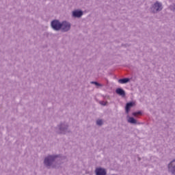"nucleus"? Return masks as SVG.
<instances>
[{
  "instance_id": "14",
  "label": "nucleus",
  "mask_w": 175,
  "mask_h": 175,
  "mask_svg": "<svg viewBox=\"0 0 175 175\" xmlns=\"http://www.w3.org/2000/svg\"><path fill=\"white\" fill-rule=\"evenodd\" d=\"M96 125H98L99 126L103 125V121L102 120H96Z\"/></svg>"
},
{
  "instance_id": "1",
  "label": "nucleus",
  "mask_w": 175,
  "mask_h": 175,
  "mask_svg": "<svg viewBox=\"0 0 175 175\" xmlns=\"http://www.w3.org/2000/svg\"><path fill=\"white\" fill-rule=\"evenodd\" d=\"M44 165L46 167H52V169H58L61 165L60 160L58 159V154H49L44 159Z\"/></svg>"
},
{
  "instance_id": "8",
  "label": "nucleus",
  "mask_w": 175,
  "mask_h": 175,
  "mask_svg": "<svg viewBox=\"0 0 175 175\" xmlns=\"http://www.w3.org/2000/svg\"><path fill=\"white\" fill-rule=\"evenodd\" d=\"M135 105H136V104L133 101H131V102L126 103V105L124 107L126 113L129 114V112L131 111V109H132V107H134V106H135Z\"/></svg>"
},
{
  "instance_id": "13",
  "label": "nucleus",
  "mask_w": 175,
  "mask_h": 175,
  "mask_svg": "<svg viewBox=\"0 0 175 175\" xmlns=\"http://www.w3.org/2000/svg\"><path fill=\"white\" fill-rule=\"evenodd\" d=\"M142 115L143 112H142V111H135L132 113V116H133V117H135L136 118H139V116Z\"/></svg>"
},
{
  "instance_id": "11",
  "label": "nucleus",
  "mask_w": 175,
  "mask_h": 175,
  "mask_svg": "<svg viewBox=\"0 0 175 175\" xmlns=\"http://www.w3.org/2000/svg\"><path fill=\"white\" fill-rule=\"evenodd\" d=\"M127 118H128L127 122L129 124H133V125H136V124H137V120H136L135 118L128 116Z\"/></svg>"
},
{
  "instance_id": "5",
  "label": "nucleus",
  "mask_w": 175,
  "mask_h": 175,
  "mask_svg": "<svg viewBox=\"0 0 175 175\" xmlns=\"http://www.w3.org/2000/svg\"><path fill=\"white\" fill-rule=\"evenodd\" d=\"M72 27V24L70 23L64 21L61 23V29L62 32H68V31H70V28Z\"/></svg>"
},
{
  "instance_id": "17",
  "label": "nucleus",
  "mask_w": 175,
  "mask_h": 175,
  "mask_svg": "<svg viewBox=\"0 0 175 175\" xmlns=\"http://www.w3.org/2000/svg\"><path fill=\"white\" fill-rule=\"evenodd\" d=\"M100 105H101L102 106H106L107 105V102L100 101Z\"/></svg>"
},
{
  "instance_id": "4",
  "label": "nucleus",
  "mask_w": 175,
  "mask_h": 175,
  "mask_svg": "<svg viewBox=\"0 0 175 175\" xmlns=\"http://www.w3.org/2000/svg\"><path fill=\"white\" fill-rule=\"evenodd\" d=\"M51 27L53 31H61V22L58 19H54L51 22Z\"/></svg>"
},
{
  "instance_id": "18",
  "label": "nucleus",
  "mask_w": 175,
  "mask_h": 175,
  "mask_svg": "<svg viewBox=\"0 0 175 175\" xmlns=\"http://www.w3.org/2000/svg\"><path fill=\"white\" fill-rule=\"evenodd\" d=\"M122 46L123 47H129V44H122Z\"/></svg>"
},
{
  "instance_id": "6",
  "label": "nucleus",
  "mask_w": 175,
  "mask_h": 175,
  "mask_svg": "<svg viewBox=\"0 0 175 175\" xmlns=\"http://www.w3.org/2000/svg\"><path fill=\"white\" fill-rule=\"evenodd\" d=\"M167 169L171 174L175 175V159L167 165Z\"/></svg>"
},
{
  "instance_id": "3",
  "label": "nucleus",
  "mask_w": 175,
  "mask_h": 175,
  "mask_svg": "<svg viewBox=\"0 0 175 175\" xmlns=\"http://www.w3.org/2000/svg\"><path fill=\"white\" fill-rule=\"evenodd\" d=\"M163 9V7L162 6V3H159V1H156L150 8V10L152 13H159V12H161Z\"/></svg>"
},
{
  "instance_id": "10",
  "label": "nucleus",
  "mask_w": 175,
  "mask_h": 175,
  "mask_svg": "<svg viewBox=\"0 0 175 175\" xmlns=\"http://www.w3.org/2000/svg\"><path fill=\"white\" fill-rule=\"evenodd\" d=\"M116 93L120 96H122V98H124V96H125L126 95L125 90H124V89L121 88H118L116 90Z\"/></svg>"
},
{
  "instance_id": "12",
  "label": "nucleus",
  "mask_w": 175,
  "mask_h": 175,
  "mask_svg": "<svg viewBox=\"0 0 175 175\" xmlns=\"http://www.w3.org/2000/svg\"><path fill=\"white\" fill-rule=\"evenodd\" d=\"M129 81H131V79L129 78H123L118 80L120 84H126L127 83H129Z\"/></svg>"
},
{
  "instance_id": "16",
  "label": "nucleus",
  "mask_w": 175,
  "mask_h": 175,
  "mask_svg": "<svg viewBox=\"0 0 175 175\" xmlns=\"http://www.w3.org/2000/svg\"><path fill=\"white\" fill-rule=\"evenodd\" d=\"M91 84H95L96 87H102V85L96 81H92Z\"/></svg>"
},
{
  "instance_id": "2",
  "label": "nucleus",
  "mask_w": 175,
  "mask_h": 175,
  "mask_svg": "<svg viewBox=\"0 0 175 175\" xmlns=\"http://www.w3.org/2000/svg\"><path fill=\"white\" fill-rule=\"evenodd\" d=\"M55 132L57 135H66V133H71L72 131L69 130V124L66 122H62L55 127Z\"/></svg>"
},
{
  "instance_id": "19",
  "label": "nucleus",
  "mask_w": 175,
  "mask_h": 175,
  "mask_svg": "<svg viewBox=\"0 0 175 175\" xmlns=\"http://www.w3.org/2000/svg\"><path fill=\"white\" fill-rule=\"evenodd\" d=\"M107 99H110V96H107Z\"/></svg>"
},
{
  "instance_id": "7",
  "label": "nucleus",
  "mask_w": 175,
  "mask_h": 175,
  "mask_svg": "<svg viewBox=\"0 0 175 175\" xmlns=\"http://www.w3.org/2000/svg\"><path fill=\"white\" fill-rule=\"evenodd\" d=\"M83 14H84V12L81 10H75L72 12V16L74 18H80Z\"/></svg>"
},
{
  "instance_id": "15",
  "label": "nucleus",
  "mask_w": 175,
  "mask_h": 175,
  "mask_svg": "<svg viewBox=\"0 0 175 175\" xmlns=\"http://www.w3.org/2000/svg\"><path fill=\"white\" fill-rule=\"evenodd\" d=\"M169 9L171 10L172 12H175V4L170 5Z\"/></svg>"
},
{
  "instance_id": "20",
  "label": "nucleus",
  "mask_w": 175,
  "mask_h": 175,
  "mask_svg": "<svg viewBox=\"0 0 175 175\" xmlns=\"http://www.w3.org/2000/svg\"><path fill=\"white\" fill-rule=\"evenodd\" d=\"M139 161H140V158H138Z\"/></svg>"
},
{
  "instance_id": "9",
  "label": "nucleus",
  "mask_w": 175,
  "mask_h": 175,
  "mask_svg": "<svg viewBox=\"0 0 175 175\" xmlns=\"http://www.w3.org/2000/svg\"><path fill=\"white\" fill-rule=\"evenodd\" d=\"M96 175H107V170L102 167H97L95 170Z\"/></svg>"
}]
</instances>
